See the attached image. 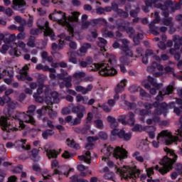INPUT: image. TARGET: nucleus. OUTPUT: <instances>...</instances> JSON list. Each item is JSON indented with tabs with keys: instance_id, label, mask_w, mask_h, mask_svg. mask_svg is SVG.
<instances>
[{
	"instance_id": "nucleus-1",
	"label": "nucleus",
	"mask_w": 182,
	"mask_h": 182,
	"mask_svg": "<svg viewBox=\"0 0 182 182\" xmlns=\"http://www.w3.org/2000/svg\"><path fill=\"white\" fill-rule=\"evenodd\" d=\"M36 102L42 103L45 102L48 106H44L42 109L37 111L38 114H45L48 113L50 117L55 119L56 117V112L52 110V105L53 103H58L59 102V95L56 92H50L49 88L46 85H40L37 89V92L33 95Z\"/></svg>"
},
{
	"instance_id": "nucleus-2",
	"label": "nucleus",
	"mask_w": 182,
	"mask_h": 182,
	"mask_svg": "<svg viewBox=\"0 0 182 182\" xmlns=\"http://www.w3.org/2000/svg\"><path fill=\"white\" fill-rule=\"evenodd\" d=\"M80 15V13L79 12H74L73 13L72 16L67 17L65 13L60 11H55L53 13H52L49 18L52 19V21H55L58 22L60 25H63V26H66L68 32L71 33L72 38L73 36H75L76 39H79L77 36H76V33H73V27L70 25L69 22H76L77 21V16Z\"/></svg>"
},
{
	"instance_id": "nucleus-3",
	"label": "nucleus",
	"mask_w": 182,
	"mask_h": 182,
	"mask_svg": "<svg viewBox=\"0 0 182 182\" xmlns=\"http://www.w3.org/2000/svg\"><path fill=\"white\" fill-rule=\"evenodd\" d=\"M8 33H0V45H2V41L4 42V45L2 46L0 52L1 53H6L7 50H9L11 56H21V52L18 50V45L15 43V41L17 39V36L15 34H10L8 38Z\"/></svg>"
},
{
	"instance_id": "nucleus-4",
	"label": "nucleus",
	"mask_w": 182,
	"mask_h": 182,
	"mask_svg": "<svg viewBox=\"0 0 182 182\" xmlns=\"http://www.w3.org/2000/svg\"><path fill=\"white\" fill-rule=\"evenodd\" d=\"M114 65H116V56L110 55L109 62L94 63L90 67L89 70H98L101 76H113L117 73Z\"/></svg>"
},
{
	"instance_id": "nucleus-5",
	"label": "nucleus",
	"mask_w": 182,
	"mask_h": 182,
	"mask_svg": "<svg viewBox=\"0 0 182 182\" xmlns=\"http://www.w3.org/2000/svg\"><path fill=\"white\" fill-rule=\"evenodd\" d=\"M164 151H166V156L160 161V164L162 167L160 168L158 165L155 167V170H159L161 174L168 173V171L173 167V164H174V162L177 160V155L174 154L173 150L165 148Z\"/></svg>"
},
{
	"instance_id": "nucleus-6",
	"label": "nucleus",
	"mask_w": 182,
	"mask_h": 182,
	"mask_svg": "<svg viewBox=\"0 0 182 182\" xmlns=\"http://www.w3.org/2000/svg\"><path fill=\"white\" fill-rule=\"evenodd\" d=\"M102 153L104 154L102 156V161H106L109 156H113L114 159L124 160V159H127V151L123 148H120V146H117L116 148L113 149L109 144H105L103 148L101 150Z\"/></svg>"
},
{
	"instance_id": "nucleus-7",
	"label": "nucleus",
	"mask_w": 182,
	"mask_h": 182,
	"mask_svg": "<svg viewBox=\"0 0 182 182\" xmlns=\"http://www.w3.org/2000/svg\"><path fill=\"white\" fill-rule=\"evenodd\" d=\"M107 166L109 168H114V171L117 174H119L121 177L125 178V180H127V178H132L134 180V178H137V177L140 176V171L136 168L124 166V168H118L117 166L114 165L112 161H108Z\"/></svg>"
},
{
	"instance_id": "nucleus-8",
	"label": "nucleus",
	"mask_w": 182,
	"mask_h": 182,
	"mask_svg": "<svg viewBox=\"0 0 182 182\" xmlns=\"http://www.w3.org/2000/svg\"><path fill=\"white\" fill-rule=\"evenodd\" d=\"M177 140H178V137L173 136L171 132L168 130H163L158 134L156 139L151 142V144L154 149H159L160 144L170 146V144L176 143Z\"/></svg>"
},
{
	"instance_id": "nucleus-9",
	"label": "nucleus",
	"mask_w": 182,
	"mask_h": 182,
	"mask_svg": "<svg viewBox=\"0 0 182 182\" xmlns=\"http://www.w3.org/2000/svg\"><path fill=\"white\" fill-rule=\"evenodd\" d=\"M37 25L38 29L31 30V33L33 35H38V33H42V31L44 32V36H50L51 40L53 41L55 39V33H53V31L49 28V22L46 21L45 20L39 19L37 22Z\"/></svg>"
},
{
	"instance_id": "nucleus-10",
	"label": "nucleus",
	"mask_w": 182,
	"mask_h": 182,
	"mask_svg": "<svg viewBox=\"0 0 182 182\" xmlns=\"http://www.w3.org/2000/svg\"><path fill=\"white\" fill-rule=\"evenodd\" d=\"M122 46L121 50H122L123 56L119 58V61L122 65H129L130 60L129 58H133V52L129 48V41L127 39L122 40Z\"/></svg>"
},
{
	"instance_id": "nucleus-11",
	"label": "nucleus",
	"mask_w": 182,
	"mask_h": 182,
	"mask_svg": "<svg viewBox=\"0 0 182 182\" xmlns=\"http://www.w3.org/2000/svg\"><path fill=\"white\" fill-rule=\"evenodd\" d=\"M15 120H16L17 123L19 124V127L21 129L25 128V124H23V122L26 123H31V124H35V119L32 117L31 114H25V113H19L16 115Z\"/></svg>"
},
{
	"instance_id": "nucleus-12",
	"label": "nucleus",
	"mask_w": 182,
	"mask_h": 182,
	"mask_svg": "<svg viewBox=\"0 0 182 182\" xmlns=\"http://www.w3.org/2000/svg\"><path fill=\"white\" fill-rule=\"evenodd\" d=\"M73 170L75 169L70 168L69 166H60L58 167V168L55 169L53 174L43 173V178L44 180H46V178L52 177V176H55V174H58L60 176H65V177H68V176H69V173H70V171H73Z\"/></svg>"
},
{
	"instance_id": "nucleus-13",
	"label": "nucleus",
	"mask_w": 182,
	"mask_h": 182,
	"mask_svg": "<svg viewBox=\"0 0 182 182\" xmlns=\"http://www.w3.org/2000/svg\"><path fill=\"white\" fill-rule=\"evenodd\" d=\"M166 108V104H159L158 105V108L155 111V114L154 115V118L149 119L146 120L147 124H157V123H160V118L159 117V114H161V111L164 110Z\"/></svg>"
},
{
	"instance_id": "nucleus-14",
	"label": "nucleus",
	"mask_w": 182,
	"mask_h": 182,
	"mask_svg": "<svg viewBox=\"0 0 182 182\" xmlns=\"http://www.w3.org/2000/svg\"><path fill=\"white\" fill-rule=\"evenodd\" d=\"M75 112L77 114V118L73 120L72 125L80 123L81 119L86 114V109L83 106H78L75 109Z\"/></svg>"
},
{
	"instance_id": "nucleus-15",
	"label": "nucleus",
	"mask_w": 182,
	"mask_h": 182,
	"mask_svg": "<svg viewBox=\"0 0 182 182\" xmlns=\"http://www.w3.org/2000/svg\"><path fill=\"white\" fill-rule=\"evenodd\" d=\"M112 136H119L120 139H123L124 141H129L132 139V133H126L123 130H119L117 129H113L112 131Z\"/></svg>"
},
{
	"instance_id": "nucleus-16",
	"label": "nucleus",
	"mask_w": 182,
	"mask_h": 182,
	"mask_svg": "<svg viewBox=\"0 0 182 182\" xmlns=\"http://www.w3.org/2000/svg\"><path fill=\"white\" fill-rule=\"evenodd\" d=\"M29 69V65H26L22 70H20V75H17L16 77L18 80H28V82L32 81V77L28 75V70Z\"/></svg>"
},
{
	"instance_id": "nucleus-17",
	"label": "nucleus",
	"mask_w": 182,
	"mask_h": 182,
	"mask_svg": "<svg viewBox=\"0 0 182 182\" xmlns=\"http://www.w3.org/2000/svg\"><path fill=\"white\" fill-rule=\"evenodd\" d=\"M119 122L122 124H130L133 126L134 124V114L133 113H129L128 115H123L119 119Z\"/></svg>"
},
{
	"instance_id": "nucleus-18",
	"label": "nucleus",
	"mask_w": 182,
	"mask_h": 182,
	"mask_svg": "<svg viewBox=\"0 0 182 182\" xmlns=\"http://www.w3.org/2000/svg\"><path fill=\"white\" fill-rule=\"evenodd\" d=\"M0 126L1 130H4V132H9L10 130H12L11 122L9 121V119L6 117H1L0 118Z\"/></svg>"
},
{
	"instance_id": "nucleus-19",
	"label": "nucleus",
	"mask_w": 182,
	"mask_h": 182,
	"mask_svg": "<svg viewBox=\"0 0 182 182\" xmlns=\"http://www.w3.org/2000/svg\"><path fill=\"white\" fill-rule=\"evenodd\" d=\"M15 148L18 149L19 151H22V150H31V145L26 144V140L16 141L15 142Z\"/></svg>"
},
{
	"instance_id": "nucleus-20",
	"label": "nucleus",
	"mask_w": 182,
	"mask_h": 182,
	"mask_svg": "<svg viewBox=\"0 0 182 182\" xmlns=\"http://www.w3.org/2000/svg\"><path fill=\"white\" fill-rule=\"evenodd\" d=\"M66 36L65 34H61L60 36V41H59V43H58V44L53 43L52 44V49L53 50H56V49H62V48H63V46H65V41L63 39H65V37Z\"/></svg>"
},
{
	"instance_id": "nucleus-21",
	"label": "nucleus",
	"mask_w": 182,
	"mask_h": 182,
	"mask_svg": "<svg viewBox=\"0 0 182 182\" xmlns=\"http://www.w3.org/2000/svg\"><path fill=\"white\" fill-rule=\"evenodd\" d=\"M26 3L23 0H13L12 8L15 11H20L21 8H23Z\"/></svg>"
},
{
	"instance_id": "nucleus-22",
	"label": "nucleus",
	"mask_w": 182,
	"mask_h": 182,
	"mask_svg": "<svg viewBox=\"0 0 182 182\" xmlns=\"http://www.w3.org/2000/svg\"><path fill=\"white\" fill-rule=\"evenodd\" d=\"M45 151L47 153L48 159H56V157L60 154V150L56 151L55 149H48L46 146L45 147Z\"/></svg>"
},
{
	"instance_id": "nucleus-23",
	"label": "nucleus",
	"mask_w": 182,
	"mask_h": 182,
	"mask_svg": "<svg viewBox=\"0 0 182 182\" xmlns=\"http://www.w3.org/2000/svg\"><path fill=\"white\" fill-rule=\"evenodd\" d=\"M99 140V137L97 136H89L87 138V144L85 146L87 150H92L93 149V146H95V141Z\"/></svg>"
},
{
	"instance_id": "nucleus-24",
	"label": "nucleus",
	"mask_w": 182,
	"mask_h": 182,
	"mask_svg": "<svg viewBox=\"0 0 182 182\" xmlns=\"http://www.w3.org/2000/svg\"><path fill=\"white\" fill-rule=\"evenodd\" d=\"M173 92V86H168L165 90L160 91L159 95L156 97V100H161L164 95H170Z\"/></svg>"
},
{
	"instance_id": "nucleus-25",
	"label": "nucleus",
	"mask_w": 182,
	"mask_h": 182,
	"mask_svg": "<svg viewBox=\"0 0 182 182\" xmlns=\"http://www.w3.org/2000/svg\"><path fill=\"white\" fill-rule=\"evenodd\" d=\"M156 127H144V132L148 133L150 139H154L156 137Z\"/></svg>"
},
{
	"instance_id": "nucleus-26",
	"label": "nucleus",
	"mask_w": 182,
	"mask_h": 182,
	"mask_svg": "<svg viewBox=\"0 0 182 182\" xmlns=\"http://www.w3.org/2000/svg\"><path fill=\"white\" fill-rule=\"evenodd\" d=\"M87 49H90V44L85 43L84 44L77 52L78 56H85L87 53Z\"/></svg>"
},
{
	"instance_id": "nucleus-27",
	"label": "nucleus",
	"mask_w": 182,
	"mask_h": 182,
	"mask_svg": "<svg viewBox=\"0 0 182 182\" xmlns=\"http://www.w3.org/2000/svg\"><path fill=\"white\" fill-rule=\"evenodd\" d=\"M126 83H127V81H126V80H121V82L117 85L114 89L115 93H122V92L124 90Z\"/></svg>"
},
{
	"instance_id": "nucleus-28",
	"label": "nucleus",
	"mask_w": 182,
	"mask_h": 182,
	"mask_svg": "<svg viewBox=\"0 0 182 182\" xmlns=\"http://www.w3.org/2000/svg\"><path fill=\"white\" fill-rule=\"evenodd\" d=\"M80 160H82L85 163H87V164H90V159L92 157L90 156V152L86 151L84 153V154L81 156H79Z\"/></svg>"
},
{
	"instance_id": "nucleus-29",
	"label": "nucleus",
	"mask_w": 182,
	"mask_h": 182,
	"mask_svg": "<svg viewBox=\"0 0 182 182\" xmlns=\"http://www.w3.org/2000/svg\"><path fill=\"white\" fill-rule=\"evenodd\" d=\"M66 144L69 147H73V149H75L76 150H79V149H80V145H79V144H76L73 139H67Z\"/></svg>"
},
{
	"instance_id": "nucleus-30",
	"label": "nucleus",
	"mask_w": 182,
	"mask_h": 182,
	"mask_svg": "<svg viewBox=\"0 0 182 182\" xmlns=\"http://www.w3.org/2000/svg\"><path fill=\"white\" fill-rule=\"evenodd\" d=\"M132 156L135 160H136V161H139V163L144 162V158L142 157L141 154L139 151H135L132 154Z\"/></svg>"
},
{
	"instance_id": "nucleus-31",
	"label": "nucleus",
	"mask_w": 182,
	"mask_h": 182,
	"mask_svg": "<svg viewBox=\"0 0 182 182\" xmlns=\"http://www.w3.org/2000/svg\"><path fill=\"white\" fill-rule=\"evenodd\" d=\"M39 150L34 149L31 151V152H30V156L31 157V159H33V160H34V161H36L37 160H39Z\"/></svg>"
},
{
	"instance_id": "nucleus-32",
	"label": "nucleus",
	"mask_w": 182,
	"mask_h": 182,
	"mask_svg": "<svg viewBox=\"0 0 182 182\" xmlns=\"http://www.w3.org/2000/svg\"><path fill=\"white\" fill-rule=\"evenodd\" d=\"M88 100H89V98L87 97H83L81 95H77L76 96V102H77V103H80V102H82L84 105H87Z\"/></svg>"
},
{
	"instance_id": "nucleus-33",
	"label": "nucleus",
	"mask_w": 182,
	"mask_h": 182,
	"mask_svg": "<svg viewBox=\"0 0 182 182\" xmlns=\"http://www.w3.org/2000/svg\"><path fill=\"white\" fill-rule=\"evenodd\" d=\"M77 170L78 171H80V176L82 177H86L87 173L86 172H85V170H87V167L85 166V165L82 164H78L77 166Z\"/></svg>"
},
{
	"instance_id": "nucleus-34",
	"label": "nucleus",
	"mask_w": 182,
	"mask_h": 182,
	"mask_svg": "<svg viewBox=\"0 0 182 182\" xmlns=\"http://www.w3.org/2000/svg\"><path fill=\"white\" fill-rule=\"evenodd\" d=\"M153 2H154V6L156 8H160L161 9H162V11H166V9H168V8H170V5H171V2H167L165 6H162L161 4H159L157 6V1L154 0L153 1Z\"/></svg>"
},
{
	"instance_id": "nucleus-35",
	"label": "nucleus",
	"mask_w": 182,
	"mask_h": 182,
	"mask_svg": "<svg viewBox=\"0 0 182 182\" xmlns=\"http://www.w3.org/2000/svg\"><path fill=\"white\" fill-rule=\"evenodd\" d=\"M107 120L111 124V127L113 130L115 129L114 127H117V122H116V119L113 118V117H107Z\"/></svg>"
},
{
	"instance_id": "nucleus-36",
	"label": "nucleus",
	"mask_w": 182,
	"mask_h": 182,
	"mask_svg": "<svg viewBox=\"0 0 182 182\" xmlns=\"http://www.w3.org/2000/svg\"><path fill=\"white\" fill-rule=\"evenodd\" d=\"M93 124L95 127H96L97 129H100V130H102V129L105 127V125L103 124V121H102V119L95 120L93 122Z\"/></svg>"
},
{
	"instance_id": "nucleus-37",
	"label": "nucleus",
	"mask_w": 182,
	"mask_h": 182,
	"mask_svg": "<svg viewBox=\"0 0 182 182\" xmlns=\"http://www.w3.org/2000/svg\"><path fill=\"white\" fill-rule=\"evenodd\" d=\"M86 76V74L84 72L78 71L75 73L73 77L76 79V80H82L83 77Z\"/></svg>"
},
{
	"instance_id": "nucleus-38",
	"label": "nucleus",
	"mask_w": 182,
	"mask_h": 182,
	"mask_svg": "<svg viewBox=\"0 0 182 182\" xmlns=\"http://www.w3.org/2000/svg\"><path fill=\"white\" fill-rule=\"evenodd\" d=\"M93 62V60L90 57L87 58V61H80V66H82V68H86L87 66H89L90 63Z\"/></svg>"
},
{
	"instance_id": "nucleus-39",
	"label": "nucleus",
	"mask_w": 182,
	"mask_h": 182,
	"mask_svg": "<svg viewBox=\"0 0 182 182\" xmlns=\"http://www.w3.org/2000/svg\"><path fill=\"white\" fill-rule=\"evenodd\" d=\"M3 73H0V79H2L4 77V76H9V77H12V76H14V71L13 70H4L3 71Z\"/></svg>"
},
{
	"instance_id": "nucleus-40",
	"label": "nucleus",
	"mask_w": 182,
	"mask_h": 182,
	"mask_svg": "<svg viewBox=\"0 0 182 182\" xmlns=\"http://www.w3.org/2000/svg\"><path fill=\"white\" fill-rule=\"evenodd\" d=\"M151 68H154V69H158V70H163V65H159L156 63H153L151 67L148 68V70L149 72H153V70H151Z\"/></svg>"
},
{
	"instance_id": "nucleus-41",
	"label": "nucleus",
	"mask_w": 182,
	"mask_h": 182,
	"mask_svg": "<svg viewBox=\"0 0 182 182\" xmlns=\"http://www.w3.org/2000/svg\"><path fill=\"white\" fill-rule=\"evenodd\" d=\"M99 43L98 46L101 48V50H105V46H106V44L107 43V41L105 40L104 38H99Z\"/></svg>"
},
{
	"instance_id": "nucleus-42",
	"label": "nucleus",
	"mask_w": 182,
	"mask_h": 182,
	"mask_svg": "<svg viewBox=\"0 0 182 182\" xmlns=\"http://www.w3.org/2000/svg\"><path fill=\"white\" fill-rule=\"evenodd\" d=\"M151 55H153V50H146L145 56H144L142 58L143 63H147L148 62L147 56H151Z\"/></svg>"
},
{
	"instance_id": "nucleus-43",
	"label": "nucleus",
	"mask_w": 182,
	"mask_h": 182,
	"mask_svg": "<svg viewBox=\"0 0 182 182\" xmlns=\"http://www.w3.org/2000/svg\"><path fill=\"white\" fill-rule=\"evenodd\" d=\"M76 92L82 93V95H86V88L83 87L81 85H77L75 87Z\"/></svg>"
},
{
	"instance_id": "nucleus-44",
	"label": "nucleus",
	"mask_w": 182,
	"mask_h": 182,
	"mask_svg": "<svg viewBox=\"0 0 182 182\" xmlns=\"http://www.w3.org/2000/svg\"><path fill=\"white\" fill-rule=\"evenodd\" d=\"M53 131L48 129L46 131H44L42 134L43 138L46 139L49 136H53Z\"/></svg>"
},
{
	"instance_id": "nucleus-45",
	"label": "nucleus",
	"mask_w": 182,
	"mask_h": 182,
	"mask_svg": "<svg viewBox=\"0 0 182 182\" xmlns=\"http://www.w3.org/2000/svg\"><path fill=\"white\" fill-rule=\"evenodd\" d=\"M41 58L43 59V60H47V62H52L53 60L52 57L48 56V53L46 52L42 53Z\"/></svg>"
},
{
	"instance_id": "nucleus-46",
	"label": "nucleus",
	"mask_w": 182,
	"mask_h": 182,
	"mask_svg": "<svg viewBox=\"0 0 182 182\" xmlns=\"http://www.w3.org/2000/svg\"><path fill=\"white\" fill-rule=\"evenodd\" d=\"M174 41L176 42L175 48L178 49V45H182V38H179L178 36H176L173 38Z\"/></svg>"
},
{
	"instance_id": "nucleus-47",
	"label": "nucleus",
	"mask_w": 182,
	"mask_h": 182,
	"mask_svg": "<svg viewBox=\"0 0 182 182\" xmlns=\"http://www.w3.org/2000/svg\"><path fill=\"white\" fill-rule=\"evenodd\" d=\"M148 82L150 83L151 86H153L155 89H159V85L154 82V79H153V77H148Z\"/></svg>"
},
{
	"instance_id": "nucleus-48",
	"label": "nucleus",
	"mask_w": 182,
	"mask_h": 182,
	"mask_svg": "<svg viewBox=\"0 0 182 182\" xmlns=\"http://www.w3.org/2000/svg\"><path fill=\"white\" fill-rule=\"evenodd\" d=\"M146 6L142 7L144 12H149V9L153 5L150 4V0H145Z\"/></svg>"
},
{
	"instance_id": "nucleus-49",
	"label": "nucleus",
	"mask_w": 182,
	"mask_h": 182,
	"mask_svg": "<svg viewBox=\"0 0 182 182\" xmlns=\"http://www.w3.org/2000/svg\"><path fill=\"white\" fill-rule=\"evenodd\" d=\"M132 132H144V128H143L141 125L136 124L132 128Z\"/></svg>"
},
{
	"instance_id": "nucleus-50",
	"label": "nucleus",
	"mask_w": 182,
	"mask_h": 182,
	"mask_svg": "<svg viewBox=\"0 0 182 182\" xmlns=\"http://www.w3.org/2000/svg\"><path fill=\"white\" fill-rule=\"evenodd\" d=\"M143 39V34H138L136 37L134 38V42L136 45L140 43V40Z\"/></svg>"
},
{
	"instance_id": "nucleus-51",
	"label": "nucleus",
	"mask_w": 182,
	"mask_h": 182,
	"mask_svg": "<svg viewBox=\"0 0 182 182\" xmlns=\"http://www.w3.org/2000/svg\"><path fill=\"white\" fill-rule=\"evenodd\" d=\"M43 72H50L51 73H55L56 72V70L55 68H50L49 66L45 65L43 67Z\"/></svg>"
},
{
	"instance_id": "nucleus-52",
	"label": "nucleus",
	"mask_w": 182,
	"mask_h": 182,
	"mask_svg": "<svg viewBox=\"0 0 182 182\" xmlns=\"http://www.w3.org/2000/svg\"><path fill=\"white\" fill-rule=\"evenodd\" d=\"M103 36L108 37V38H113V33L109 32L106 30L102 31Z\"/></svg>"
},
{
	"instance_id": "nucleus-53",
	"label": "nucleus",
	"mask_w": 182,
	"mask_h": 182,
	"mask_svg": "<svg viewBox=\"0 0 182 182\" xmlns=\"http://www.w3.org/2000/svg\"><path fill=\"white\" fill-rule=\"evenodd\" d=\"M68 80L69 81H66V80H64L65 87H72V83L70 82V80H72V76H70Z\"/></svg>"
},
{
	"instance_id": "nucleus-54",
	"label": "nucleus",
	"mask_w": 182,
	"mask_h": 182,
	"mask_svg": "<svg viewBox=\"0 0 182 182\" xmlns=\"http://www.w3.org/2000/svg\"><path fill=\"white\" fill-rule=\"evenodd\" d=\"M154 168H149L148 169H146V174H147L148 177L153 176V174L154 173Z\"/></svg>"
},
{
	"instance_id": "nucleus-55",
	"label": "nucleus",
	"mask_w": 182,
	"mask_h": 182,
	"mask_svg": "<svg viewBox=\"0 0 182 182\" xmlns=\"http://www.w3.org/2000/svg\"><path fill=\"white\" fill-rule=\"evenodd\" d=\"M69 46L70 49H77V44L75 41H70Z\"/></svg>"
},
{
	"instance_id": "nucleus-56",
	"label": "nucleus",
	"mask_w": 182,
	"mask_h": 182,
	"mask_svg": "<svg viewBox=\"0 0 182 182\" xmlns=\"http://www.w3.org/2000/svg\"><path fill=\"white\" fill-rule=\"evenodd\" d=\"M126 31L129 33L130 38H132L133 36V33H134V30L132 28H126Z\"/></svg>"
},
{
	"instance_id": "nucleus-57",
	"label": "nucleus",
	"mask_w": 182,
	"mask_h": 182,
	"mask_svg": "<svg viewBox=\"0 0 182 182\" xmlns=\"http://www.w3.org/2000/svg\"><path fill=\"white\" fill-rule=\"evenodd\" d=\"M99 137L103 140H106V139H107V134L105 132H100Z\"/></svg>"
},
{
	"instance_id": "nucleus-58",
	"label": "nucleus",
	"mask_w": 182,
	"mask_h": 182,
	"mask_svg": "<svg viewBox=\"0 0 182 182\" xmlns=\"http://www.w3.org/2000/svg\"><path fill=\"white\" fill-rule=\"evenodd\" d=\"M92 119H93V114H92L91 112H89L87 117V123H90Z\"/></svg>"
},
{
	"instance_id": "nucleus-59",
	"label": "nucleus",
	"mask_w": 182,
	"mask_h": 182,
	"mask_svg": "<svg viewBox=\"0 0 182 182\" xmlns=\"http://www.w3.org/2000/svg\"><path fill=\"white\" fill-rule=\"evenodd\" d=\"M43 121L44 122V123H47L48 127H53V124L50 121L48 120L47 118H44Z\"/></svg>"
},
{
	"instance_id": "nucleus-60",
	"label": "nucleus",
	"mask_w": 182,
	"mask_h": 182,
	"mask_svg": "<svg viewBox=\"0 0 182 182\" xmlns=\"http://www.w3.org/2000/svg\"><path fill=\"white\" fill-rule=\"evenodd\" d=\"M70 123V124H72V123H73V117H72V116H68L65 118V123Z\"/></svg>"
},
{
	"instance_id": "nucleus-61",
	"label": "nucleus",
	"mask_w": 182,
	"mask_h": 182,
	"mask_svg": "<svg viewBox=\"0 0 182 182\" xmlns=\"http://www.w3.org/2000/svg\"><path fill=\"white\" fill-rule=\"evenodd\" d=\"M58 166H59V163L58 162V161L54 160L51 162V168H56Z\"/></svg>"
},
{
	"instance_id": "nucleus-62",
	"label": "nucleus",
	"mask_w": 182,
	"mask_h": 182,
	"mask_svg": "<svg viewBox=\"0 0 182 182\" xmlns=\"http://www.w3.org/2000/svg\"><path fill=\"white\" fill-rule=\"evenodd\" d=\"M35 106L32 105L28 108V111L27 112L28 114H33V112H35Z\"/></svg>"
},
{
	"instance_id": "nucleus-63",
	"label": "nucleus",
	"mask_w": 182,
	"mask_h": 182,
	"mask_svg": "<svg viewBox=\"0 0 182 182\" xmlns=\"http://www.w3.org/2000/svg\"><path fill=\"white\" fill-rule=\"evenodd\" d=\"M154 16H155V19L153 21V23H159V13L158 12H155L154 14Z\"/></svg>"
},
{
	"instance_id": "nucleus-64",
	"label": "nucleus",
	"mask_w": 182,
	"mask_h": 182,
	"mask_svg": "<svg viewBox=\"0 0 182 182\" xmlns=\"http://www.w3.org/2000/svg\"><path fill=\"white\" fill-rule=\"evenodd\" d=\"M63 114H70V108H64L62 111Z\"/></svg>"
}]
</instances>
